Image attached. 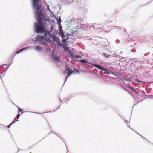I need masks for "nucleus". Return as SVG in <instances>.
Masks as SVG:
<instances>
[{"label":"nucleus","instance_id":"nucleus-1","mask_svg":"<svg viewBox=\"0 0 153 153\" xmlns=\"http://www.w3.org/2000/svg\"><path fill=\"white\" fill-rule=\"evenodd\" d=\"M32 2L37 21L34 24V28H40L43 25L46 28L49 25H51L55 22L53 19L50 20L48 16H46V12L42 5L41 0H32Z\"/></svg>","mask_w":153,"mask_h":153},{"label":"nucleus","instance_id":"nucleus-2","mask_svg":"<svg viewBox=\"0 0 153 153\" xmlns=\"http://www.w3.org/2000/svg\"><path fill=\"white\" fill-rule=\"evenodd\" d=\"M34 31L37 33H44V35L43 36H40V39L42 38L44 39H46L49 41V37L52 38L55 37L56 36L53 31V29L51 27L49 30H48L46 28H45L44 25L41 27L40 28H34Z\"/></svg>","mask_w":153,"mask_h":153},{"label":"nucleus","instance_id":"nucleus-3","mask_svg":"<svg viewBox=\"0 0 153 153\" xmlns=\"http://www.w3.org/2000/svg\"><path fill=\"white\" fill-rule=\"evenodd\" d=\"M91 64V66H93L98 69V70H100L102 71H104L105 74L108 75L111 72L110 70L107 69L105 68L102 67L101 66L99 65L98 64L94 63Z\"/></svg>","mask_w":153,"mask_h":153},{"label":"nucleus","instance_id":"nucleus-4","mask_svg":"<svg viewBox=\"0 0 153 153\" xmlns=\"http://www.w3.org/2000/svg\"><path fill=\"white\" fill-rule=\"evenodd\" d=\"M40 36L38 35L37 36V37L34 39L33 41L36 43V42H38L41 44L45 46V48L46 49H48L49 47L48 45V44L47 43V42L48 41L46 39H40Z\"/></svg>","mask_w":153,"mask_h":153},{"label":"nucleus","instance_id":"nucleus-5","mask_svg":"<svg viewBox=\"0 0 153 153\" xmlns=\"http://www.w3.org/2000/svg\"><path fill=\"white\" fill-rule=\"evenodd\" d=\"M8 68V67L7 64L0 65V74H2L4 72V71H7ZM0 77L1 78L0 75Z\"/></svg>","mask_w":153,"mask_h":153},{"label":"nucleus","instance_id":"nucleus-6","mask_svg":"<svg viewBox=\"0 0 153 153\" xmlns=\"http://www.w3.org/2000/svg\"><path fill=\"white\" fill-rule=\"evenodd\" d=\"M74 72V71L73 69H69L66 65H65V70L64 72H63L65 75L67 74V76L69 77Z\"/></svg>","mask_w":153,"mask_h":153},{"label":"nucleus","instance_id":"nucleus-7","mask_svg":"<svg viewBox=\"0 0 153 153\" xmlns=\"http://www.w3.org/2000/svg\"><path fill=\"white\" fill-rule=\"evenodd\" d=\"M102 25V24H97L94 23V24L92 25V27L94 29L96 30H97L98 29H102L103 28Z\"/></svg>","mask_w":153,"mask_h":153},{"label":"nucleus","instance_id":"nucleus-8","mask_svg":"<svg viewBox=\"0 0 153 153\" xmlns=\"http://www.w3.org/2000/svg\"><path fill=\"white\" fill-rule=\"evenodd\" d=\"M51 57L56 62H60V57L58 56L57 55H56L53 53H52L51 54Z\"/></svg>","mask_w":153,"mask_h":153},{"label":"nucleus","instance_id":"nucleus-9","mask_svg":"<svg viewBox=\"0 0 153 153\" xmlns=\"http://www.w3.org/2000/svg\"><path fill=\"white\" fill-rule=\"evenodd\" d=\"M59 35L62 38V37H63V36H64V32L63 31L62 26H61V27L59 28Z\"/></svg>","mask_w":153,"mask_h":153},{"label":"nucleus","instance_id":"nucleus-10","mask_svg":"<svg viewBox=\"0 0 153 153\" xmlns=\"http://www.w3.org/2000/svg\"><path fill=\"white\" fill-rule=\"evenodd\" d=\"M69 39V35H67V37L66 38L62 39V42L64 44H66L67 42V40Z\"/></svg>","mask_w":153,"mask_h":153},{"label":"nucleus","instance_id":"nucleus-11","mask_svg":"<svg viewBox=\"0 0 153 153\" xmlns=\"http://www.w3.org/2000/svg\"><path fill=\"white\" fill-rule=\"evenodd\" d=\"M35 50L37 51L38 52H40L42 50V48L39 46H37L35 48Z\"/></svg>","mask_w":153,"mask_h":153},{"label":"nucleus","instance_id":"nucleus-12","mask_svg":"<svg viewBox=\"0 0 153 153\" xmlns=\"http://www.w3.org/2000/svg\"><path fill=\"white\" fill-rule=\"evenodd\" d=\"M53 41L54 42H56V43H58L59 42H60V39L59 37H56V36L55 37L53 38Z\"/></svg>","mask_w":153,"mask_h":153},{"label":"nucleus","instance_id":"nucleus-13","mask_svg":"<svg viewBox=\"0 0 153 153\" xmlns=\"http://www.w3.org/2000/svg\"><path fill=\"white\" fill-rule=\"evenodd\" d=\"M75 0H65V2L66 5H69L71 3L74 1Z\"/></svg>","mask_w":153,"mask_h":153},{"label":"nucleus","instance_id":"nucleus-14","mask_svg":"<svg viewBox=\"0 0 153 153\" xmlns=\"http://www.w3.org/2000/svg\"><path fill=\"white\" fill-rule=\"evenodd\" d=\"M102 56L104 57L105 58H109L110 57V56H111V55H108L107 53H102Z\"/></svg>","mask_w":153,"mask_h":153},{"label":"nucleus","instance_id":"nucleus-15","mask_svg":"<svg viewBox=\"0 0 153 153\" xmlns=\"http://www.w3.org/2000/svg\"><path fill=\"white\" fill-rule=\"evenodd\" d=\"M77 62H79L81 64L82 63L87 64V60L85 59H81L80 60H76Z\"/></svg>","mask_w":153,"mask_h":153},{"label":"nucleus","instance_id":"nucleus-16","mask_svg":"<svg viewBox=\"0 0 153 153\" xmlns=\"http://www.w3.org/2000/svg\"><path fill=\"white\" fill-rule=\"evenodd\" d=\"M61 16H60L59 18L56 19V20L57 22V24L59 26L61 25V22H62V20L61 19Z\"/></svg>","mask_w":153,"mask_h":153},{"label":"nucleus","instance_id":"nucleus-17","mask_svg":"<svg viewBox=\"0 0 153 153\" xmlns=\"http://www.w3.org/2000/svg\"><path fill=\"white\" fill-rule=\"evenodd\" d=\"M103 49L105 51H108L109 50V46L108 45H105L103 46Z\"/></svg>","mask_w":153,"mask_h":153},{"label":"nucleus","instance_id":"nucleus-18","mask_svg":"<svg viewBox=\"0 0 153 153\" xmlns=\"http://www.w3.org/2000/svg\"><path fill=\"white\" fill-rule=\"evenodd\" d=\"M15 56H14V55H13L11 57V60L10 62V65L8 67H9L10 66V65L13 62L14 58L15 57Z\"/></svg>","mask_w":153,"mask_h":153},{"label":"nucleus","instance_id":"nucleus-19","mask_svg":"<svg viewBox=\"0 0 153 153\" xmlns=\"http://www.w3.org/2000/svg\"><path fill=\"white\" fill-rule=\"evenodd\" d=\"M82 7L84 11V13H86L88 11V8L87 7H86L85 6H84L83 5H82Z\"/></svg>","mask_w":153,"mask_h":153},{"label":"nucleus","instance_id":"nucleus-20","mask_svg":"<svg viewBox=\"0 0 153 153\" xmlns=\"http://www.w3.org/2000/svg\"><path fill=\"white\" fill-rule=\"evenodd\" d=\"M68 53L69 55L71 56L72 57L74 58V57L75 56V54H74L70 50V51H69L68 52Z\"/></svg>","mask_w":153,"mask_h":153},{"label":"nucleus","instance_id":"nucleus-21","mask_svg":"<svg viewBox=\"0 0 153 153\" xmlns=\"http://www.w3.org/2000/svg\"><path fill=\"white\" fill-rule=\"evenodd\" d=\"M74 58L77 59H80L82 58L81 56L78 55H75L74 57Z\"/></svg>","mask_w":153,"mask_h":153},{"label":"nucleus","instance_id":"nucleus-22","mask_svg":"<svg viewBox=\"0 0 153 153\" xmlns=\"http://www.w3.org/2000/svg\"><path fill=\"white\" fill-rule=\"evenodd\" d=\"M63 48L66 52H68L69 51H70V50H69L65 45L63 46Z\"/></svg>","mask_w":153,"mask_h":153},{"label":"nucleus","instance_id":"nucleus-23","mask_svg":"<svg viewBox=\"0 0 153 153\" xmlns=\"http://www.w3.org/2000/svg\"><path fill=\"white\" fill-rule=\"evenodd\" d=\"M27 112V111H22L21 113V114H22L23 113H24V112ZM30 112V113H36V114H42V113H38V112H31V111H29V112Z\"/></svg>","mask_w":153,"mask_h":153},{"label":"nucleus","instance_id":"nucleus-24","mask_svg":"<svg viewBox=\"0 0 153 153\" xmlns=\"http://www.w3.org/2000/svg\"><path fill=\"white\" fill-rule=\"evenodd\" d=\"M113 28L114 29H122V28H121V27H120L119 26H113Z\"/></svg>","mask_w":153,"mask_h":153},{"label":"nucleus","instance_id":"nucleus-25","mask_svg":"<svg viewBox=\"0 0 153 153\" xmlns=\"http://www.w3.org/2000/svg\"><path fill=\"white\" fill-rule=\"evenodd\" d=\"M17 108H18V113H19L20 112H21V113L22 111H23V110L22 109H21V108H19V107H18L17 106Z\"/></svg>","mask_w":153,"mask_h":153},{"label":"nucleus","instance_id":"nucleus-26","mask_svg":"<svg viewBox=\"0 0 153 153\" xmlns=\"http://www.w3.org/2000/svg\"><path fill=\"white\" fill-rule=\"evenodd\" d=\"M31 47H26L25 48H23L24 51L30 48Z\"/></svg>","mask_w":153,"mask_h":153},{"label":"nucleus","instance_id":"nucleus-27","mask_svg":"<svg viewBox=\"0 0 153 153\" xmlns=\"http://www.w3.org/2000/svg\"><path fill=\"white\" fill-rule=\"evenodd\" d=\"M69 77H68V76H67H67L65 77V81L64 82V83L66 82V81L67 80V79H68V78Z\"/></svg>","mask_w":153,"mask_h":153},{"label":"nucleus","instance_id":"nucleus-28","mask_svg":"<svg viewBox=\"0 0 153 153\" xmlns=\"http://www.w3.org/2000/svg\"><path fill=\"white\" fill-rule=\"evenodd\" d=\"M55 134H56V135L57 136H58L59 137V138H60V139H61L62 141H63V139H62V138L61 137H60L59 136L58 134H57V133H55Z\"/></svg>","mask_w":153,"mask_h":153},{"label":"nucleus","instance_id":"nucleus-29","mask_svg":"<svg viewBox=\"0 0 153 153\" xmlns=\"http://www.w3.org/2000/svg\"><path fill=\"white\" fill-rule=\"evenodd\" d=\"M20 117V114H18L17 115L16 117L17 118V120H18V119L19 118V117Z\"/></svg>","mask_w":153,"mask_h":153},{"label":"nucleus","instance_id":"nucleus-30","mask_svg":"<svg viewBox=\"0 0 153 153\" xmlns=\"http://www.w3.org/2000/svg\"><path fill=\"white\" fill-rule=\"evenodd\" d=\"M74 72L75 71V72H76V73H79V71L78 70L76 69L75 68L74 69Z\"/></svg>","mask_w":153,"mask_h":153},{"label":"nucleus","instance_id":"nucleus-31","mask_svg":"<svg viewBox=\"0 0 153 153\" xmlns=\"http://www.w3.org/2000/svg\"><path fill=\"white\" fill-rule=\"evenodd\" d=\"M19 121L18 120H17L16 121H14L13 122L11 123V125H12L14 123L16 122H17Z\"/></svg>","mask_w":153,"mask_h":153},{"label":"nucleus","instance_id":"nucleus-32","mask_svg":"<svg viewBox=\"0 0 153 153\" xmlns=\"http://www.w3.org/2000/svg\"><path fill=\"white\" fill-rule=\"evenodd\" d=\"M135 82H142L141 81H140L137 79L135 80Z\"/></svg>","mask_w":153,"mask_h":153},{"label":"nucleus","instance_id":"nucleus-33","mask_svg":"<svg viewBox=\"0 0 153 153\" xmlns=\"http://www.w3.org/2000/svg\"><path fill=\"white\" fill-rule=\"evenodd\" d=\"M19 53V51H16V53H14L13 55L14 56H15L16 54H18Z\"/></svg>","mask_w":153,"mask_h":153},{"label":"nucleus","instance_id":"nucleus-34","mask_svg":"<svg viewBox=\"0 0 153 153\" xmlns=\"http://www.w3.org/2000/svg\"><path fill=\"white\" fill-rule=\"evenodd\" d=\"M68 34H67V35H68ZM67 35H66L65 34L64 35V36H63V37H62V39H64V38H66L67 37Z\"/></svg>","mask_w":153,"mask_h":153},{"label":"nucleus","instance_id":"nucleus-35","mask_svg":"<svg viewBox=\"0 0 153 153\" xmlns=\"http://www.w3.org/2000/svg\"><path fill=\"white\" fill-rule=\"evenodd\" d=\"M130 88L131 89V90H132V91H135V89H134L133 87H130Z\"/></svg>","mask_w":153,"mask_h":153},{"label":"nucleus","instance_id":"nucleus-36","mask_svg":"<svg viewBox=\"0 0 153 153\" xmlns=\"http://www.w3.org/2000/svg\"><path fill=\"white\" fill-rule=\"evenodd\" d=\"M74 21L75 22H79V20L78 19H74Z\"/></svg>","mask_w":153,"mask_h":153},{"label":"nucleus","instance_id":"nucleus-37","mask_svg":"<svg viewBox=\"0 0 153 153\" xmlns=\"http://www.w3.org/2000/svg\"><path fill=\"white\" fill-rule=\"evenodd\" d=\"M149 53V52H148L147 53H146L144 54V56H147Z\"/></svg>","mask_w":153,"mask_h":153},{"label":"nucleus","instance_id":"nucleus-38","mask_svg":"<svg viewBox=\"0 0 153 153\" xmlns=\"http://www.w3.org/2000/svg\"><path fill=\"white\" fill-rule=\"evenodd\" d=\"M24 51L23 48L20 50L19 51V53H20Z\"/></svg>","mask_w":153,"mask_h":153},{"label":"nucleus","instance_id":"nucleus-39","mask_svg":"<svg viewBox=\"0 0 153 153\" xmlns=\"http://www.w3.org/2000/svg\"><path fill=\"white\" fill-rule=\"evenodd\" d=\"M24 51L23 48L20 50L19 51V53H20Z\"/></svg>","mask_w":153,"mask_h":153},{"label":"nucleus","instance_id":"nucleus-40","mask_svg":"<svg viewBox=\"0 0 153 153\" xmlns=\"http://www.w3.org/2000/svg\"><path fill=\"white\" fill-rule=\"evenodd\" d=\"M120 41L119 40H116V42L117 43H119Z\"/></svg>","mask_w":153,"mask_h":153},{"label":"nucleus","instance_id":"nucleus-41","mask_svg":"<svg viewBox=\"0 0 153 153\" xmlns=\"http://www.w3.org/2000/svg\"><path fill=\"white\" fill-rule=\"evenodd\" d=\"M11 125H11V124H9V125H7V127L8 128H10V126H11Z\"/></svg>","mask_w":153,"mask_h":153},{"label":"nucleus","instance_id":"nucleus-42","mask_svg":"<svg viewBox=\"0 0 153 153\" xmlns=\"http://www.w3.org/2000/svg\"><path fill=\"white\" fill-rule=\"evenodd\" d=\"M136 51V50H131V51L133 52H135Z\"/></svg>","mask_w":153,"mask_h":153},{"label":"nucleus","instance_id":"nucleus-43","mask_svg":"<svg viewBox=\"0 0 153 153\" xmlns=\"http://www.w3.org/2000/svg\"><path fill=\"white\" fill-rule=\"evenodd\" d=\"M125 123H127L128 122H129L127 120H125Z\"/></svg>","mask_w":153,"mask_h":153},{"label":"nucleus","instance_id":"nucleus-44","mask_svg":"<svg viewBox=\"0 0 153 153\" xmlns=\"http://www.w3.org/2000/svg\"><path fill=\"white\" fill-rule=\"evenodd\" d=\"M121 119H122L123 120L124 119H125V117H123V116H122L121 117Z\"/></svg>","mask_w":153,"mask_h":153},{"label":"nucleus","instance_id":"nucleus-45","mask_svg":"<svg viewBox=\"0 0 153 153\" xmlns=\"http://www.w3.org/2000/svg\"><path fill=\"white\" fill-rule=\"evenodd\" d=\"M76 2L77 4V5H79V4H80V3L78 1H76Z\"/></svg>","mask_w":153,"mask_h":153},{"label":"nucleus","instance_id":"nucleus-46","mask_svg":"<svg viewBox=\"0 0 153 153\" xmlns=\"http://www.w3.org/2000/svg\"><path fill=\"white\" fill-rule=\"evenodd\" d=\"M60 101L62 103H66V101L64 102H62L60 99Z\"/></svg>","mask_w":153,"mask_h":153},{"label":"nucleus","instance_id":"nucleus-47","mask_svg":"<svg viewBox=\"0 0 153 153\" xmlns=\"http://www.w3.org/2000/svg\"><path fill=\"white\" fill-rule=\"evenodd\" d=\"M135 93H136V94H138V92H137L135 90V91H134Z\"/></svg>","mask_w":153,"mask_h":153},{"label":"nucleus","instance_id":"nucleus-48","mask_svg":"<svg viewBox=\"0 0 153 153\" xmlns=\"http://www.w3.org/2000/svg\"><path fill=\"white\" fill-rule=\"evenodd\" d=\"M71 98V97L70 98H69L68 99V98L67 99H66V100H67L68 101L69 100H70V98Z\"/></svg>","mask_w":153,"mask_h":153},{"label":"nucleus","instance_id":"nucleus-49","mask_svg":"<svg viewBox=\"0 0 153 153\" xmlns=\"http://www.w3.org/2000/svg\"><path fill=\"white\" fill-rule=\"evenodd\" d=\"M49 5H47V7H48L49 9ZM49 10L50 11V9H49Z\"/></svg>","mask_w":153,"mask_h":153},{"label":"nucleus","instance_id":"nucleus-50","mask_svg":"<svg viewBox=\"0 0 153 153\" xmlns=\"http://www.w3.org/2000/svg\"><path fill=\"white\" fill-rule=\"evenodd\" d=\"M60 107V106H59L58 108H57L56 109V110H55V111H53V112H55V111H56V110H57V109H58Z\"/></svg>","mask_w":153,"mask_h":153},{"label":"nucleus","instance_id":"nucleus-51","mask_svg":"<svg viewBox=\"0 0 153 153\" xmlns=\"http://www.w3.org/2000/svg\"><path fill=\"white\" fill-rule=\"evenodd\" d=\"M59 8L60 9H61V6H60V5H59Z\"/></svg>","mask_w":153,"mask_h":153},{"label":"nucleus","instance_id":"nucleus-52","mask_svg":"<svg viewBox=\"0 0 153 153\" xmlns=\"http://www.w3.org/2000/svg\"><path fill=\"white\" fill-rule=\"evenodd\" d=\"M135 132H136L137 133V134H139V135H140V136H142L140 134H139L137 132H136V131H135Z\"/></svg>","mask_w":153,"mask_h":153},{"label":"nucleus","instance_id":"nucleus-53","mask_svg":"<svg viewBox=\"0 0 153 153\" xmlns=\"http://www.w3.org/2000/svg\"><path fill=\"white\" fill-rule=\"evenodd\" d=\"M52 133V132L51 131L49 133V134H50L51 133Z\"/></svg>","mask_w":153,"mask_h":153},{"label":"nucleus","instance_id":"nucleus-54","mask_svg":"<svg viewBox=\"0 0 153 153\" xmlns=\"http://www.w3.org/2000/svg\"><path fill=\"white\" fill-rule=\"evenodd\" d=\"M52 133H53V134H55V132H54V131H52Z\"/></svg>","mask_w":153,"mask_h":153},{"label":"nucleus","instance_id":"nucleus-55","mask_svg":"<svg viewBox=\"0 0 153 153\" xmlns=\"http://www.w3.org/2000/svg\"><path fill=\"white\" fill-rule=\"evenodd\" d=\"M147 92L148 93V94H149V92L147 91Z\"/></svg>","mask_w":153,"mask_h":153},{"label":"nucleus","instance_id":"nucleus-56","mask_svg":"<svg viewBox=\"0 0 153 153\" xmlns=\"http://www.w3.org/2000/svg\"><path fill=\"white\" fill-rule=\"evenodd\" d=\"M123 30V31L124 32H125V31H124V30Z\"/></svg>","mask_w":153,"mask_h":153},{"label":"nucleus","instance_id":"nucleus-57","mask_svg":"<svg viewBox=\"0 0 153 153\" xmlns=\"http://www.w3.org/2000/svg\"><path fill=\"white\" fill-rule=\"evenodd\" d=\"M60 46H62V45H59Z\"/></svg>","mask_w":153,"mask_h":153},{"label":"nucleus","instance_id":"nucleus-58","mask_svg":"<svg viewBox=\"0 0 153 153\" xmlns=\"http://www.w3.org/2000/svg\"><path fill=\"white\" fill-rule=\"evenodd\" d=\"M123 29H125V28H124V27H123Z\"/></svg>","mask_w":153,"mask_h":153},{"label":"nucleus","instance_id":"nucleus-59","mask_svg":"<svg viewBox=\"0 0 153 153\" xmlns=\"http://www.w3.org/2000/svg\"><path fill=\"white\" fill-rule=\"evenodd\" d=\"M123 29H125V28H124V27H123Z\"/></svg>","mask_w":153,"mask_h":153},{"label":"nucleus","instance_id":"nucleus-60","mask_svg":"<svg viewBox=\"0 0 153 153\" xmlns=\"http://www.w3.org/2000/svg\"><path fill=\"white\" fill-rule=\"evenodd\" d=\"M123 29H125V28H124V27H123Z\"/></svg>","mask_w":153,"mask_h":153},{"label":"nucleus","instance_id":"nucleus-61","mask_svg":"<svg viewBox=\"0 0 153 153\" xmlns=\"http://www.w3.org/2000/svg\"><path fill=\"white\" fill-rule=\"evenodd\" d=\"M50 128H51V127H50Z\"/></svg>","mask_w":153,"mask_h":153},{"label":"nucleus","instance_id":"nucleus-62","mask_svg":"<svg viewBox=\"0 0 153 153\" xmlns=\"http://www.w3.org/2000/svg\"><path fill=\"white\" fill-rule=\"evenodd\" d=\"M4 75V74L3 75V76Z\"/></svg>","mask_w":153,"mask_h":153},{"label":"nucleus","instance_id":"nucleus-63","mask_svg":"<svg viewBox=\"0 0 153 153\" xmlns=\"http://www.w3.org/2000/svg\"><path fill=\"white\" fill-rule=\"evenodd\" d=\"M135 59V58L133 59Z\"/></svg>","mask_w":153,"mask_h":153}]
</instances>
